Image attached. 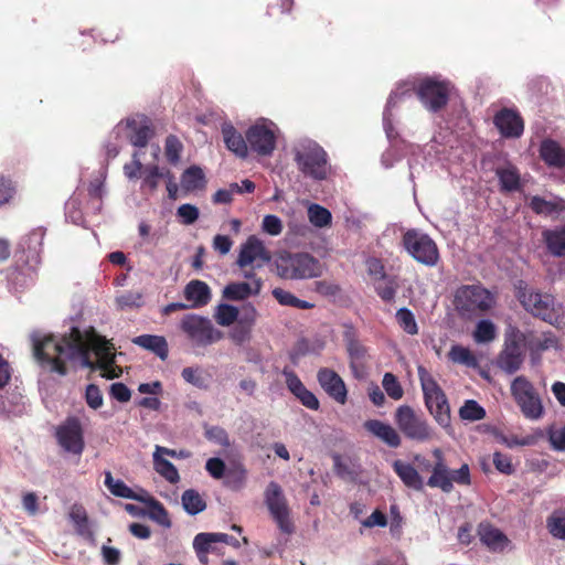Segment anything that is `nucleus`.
Listing matches in <instances>:
<instances>
[{
  "instance_id": "30",
  "label": "nucleus",
  "mask_w": 565,
  "mask_h": 565,
  "mask_svg": "<svg viewBox=\"0 0 565 565\" xmlns=\"http://www.w3.org/2000/svg\"><path fill=\"white\" fill-rule=\"evenodd\" d=\"M45 231L35 228L25 235L19 243V248L28 253V258L36 260L43 247Z\"/></svg>"
},
{
  "instance_id": "41",
  "label": "nucleus",
  "mask_w": 565,
  "mask_h": 565,
  "mask_svg": "<svg viewBox=\"0 0 565 565\" xmlns=\"http://www.w3.org/2000/svg\"><path fill=\"white\" fill-rule=\"evenodd\" d=\"M546 527L553 537L565 541V511H553L546 520Z\"/></svg>"
},
{
  "instance_id": "59",
  "label": "nucleus",
  "mask_w": 565,
  "mask_h": 565,
  "mask_svg": "<svg viewBox=\"0 0 565 565\" xmlns=\"http://www.w3.org/2000/svg\"><path fill=\"white\" fill-rule=\"evenodd\" d=\"M182 379L199 388H205V379L202 376L199 369L191 366L184 367L181 372Z\"/></svg>"
},
{
  "instance_id": "25",
  "label": "nucleus",
  "mask_w": 565,
  "mask_h": 565,
  "mask_svg": "<svg viewBox=\"0 0 565 565\" xmlns=\"http://www.w3.org/2000/svg\"><path fill=\"white\" fill-rule=\"evenodd\" d=\"M541 159L552 168H565V149L553 139H544L540 146Z\"/></svg>"
},
{
  "instance_id": "12",
  "label": "nucleus",
  "mask_w": 565,
  "mask_h": 565,
  "mask_svg": "<svg viewBox=\"0 0 565 565\" xmlns=\"http://www.w3.org/2000/svg\"><path fill=\"white\" fill-rule=\"evenodd\" d=\"M511 395L525 418L537 420L543 416L542 399L533 384L525 376L520 375L513 380Z\"/></svg>"
},
{
  "instance_id": "8",
  "label": "nucleus",
  "mask_w": 565,
  "mask_h": 565,
  "mask_svg": "<svg viewBox=\"0 0 565 565\" xmlns=\"http://www.w3.org/2000/svg\"><path fill=\"white\" fill-rule=\"evenodd\" d=\"M180 330L195 348H206L223 339L224 333L216 329L207 318L196 313H188L179 323Z\"/></svg>"
},
{
  "instance_id": "40",
  "label": "nucleus",
  "mask_w": 565,
  "mask_h": 565,
  "mask_svg": "<svg viewBox=\"0 0 565 565\" xmlns=\"http://www.w3.org/2000/svg\"><path fill=\"white\" fill-rule=\"evenodd\" d=\"M273 296L281 306H288L298 309H311L315 307L313 303L306 300H301L290 291L284 290L281 288H275L273 290Z\"/></svg>"
},
{
  "instance_id": "18",
  "label": "nucleus",
  "mask_w": 565,
  "mask_h": 565,
  "mask_svg": "<svg viewBox=\"0 0 565 565\" xmlns=\"http://www.w3.org/2000/svg\"><path fill=\"white\" fill-rule=\"evenodd\" d=\"M321 388L337 403L344 405L348 401V390L342 377L332 369L321 367L317 373Z\"/></svg>"
},
{
  "instance_id": "50",
  "label": "nucleus",
  "mask_w": 565,
  "mask_h": 565,
  "mask_svg": "<svg viewBox=\"0 0 565 565\" xmlns=\"http://www.w3.org/2000/svg\"><path fill=\"white\" fill-rule=\"evenodd\" d=\"M530 207L536 214L551 215L561 210L559 204L552 201H546L541 196H533L530 202Z\"/></svg>"
},
{
  "instance_id": "32",
  "label": "nucleus",
  "mask_w": 565,
  "mask_h": 565,
  "mask_svg": "<svg viewBox=\"0 0 565 565\" xmlns=\"http://www.w3.org/2000/svg\"><path fill=\"white\" fill-rule=\"evenodd\" d=\"M481 542L487 545L490 550H503L508 543L507 536L498 529L490 524H480L479 531Z\"/></svg>"
},
{
  "instance_id": "19",
  "label": "nucleus",
  "mask_w": 565,
  "mask_h": 565,
  "mask_svg": "<svg viewBox=\"0 0 565 565\" xmlns=\"http://www.w3.org/2000/svg\"><path fill=\"white\" fill-rule=\"evenodd\" d=\"M493 124L504 138H519L524 130L522 117L510 108L499 110L493 118Z\"/></svg>"
},
{
  "instance_id": "2",
  "label": "nucleus",
  "mask_w": 565,
  "mask_h": 565,
  "mask_svg": "<svg viewBox=\"0 0 565 565\" xmlns=\"http://www.w3.org/2000/svg\"><path fill=\"white\" fill-rule=\"evenodd\" d=\"M515 297L525 311L550 324L561 326L565 323V309L555 297L543 294L520 280L515 287Z\"/></svg>"
},
{
  "instance_id": "38",
  "label": "nucleus",
  "mask_w": 565,
  "mask_h": 565,
  "mask_svg": "<svg viewBox=\"0 0 565 565\" xmlns=\"http://www.w3.org/2000/svg\"><path fill=\"white\" fill-rule=\"evenodd\" d=\"M153 468L168 482H179L180 476L175 466L159 454H153Z\"/></svg>"
},
{
  "instance_id": "42",
  "label": "nucleus",
  "mask_w": 565,
  "mask_h": 565,
  "mask_svg": "<svg viewBox=\"0 0 565 565\" xmlns=\"http://www.w3.org/2000/svg\"><path fill=\"white\" fill-rule=\"evenodd\" d=\"M381 280L383 284L380 282L375 286L376 294L385 302L393 301L399 288L398 278L396 276H386V278Z\"/></svg>"
},
{
  "instance_id": "54",
  "label": "nucleus",
  "mask_w": 565,
  "mask_h": 565,
  "mask_svg": "<svg viewBox=\"0 0 565 565\" xmlns=\"http://www.w3.org/2000/svg\"><path fill=\"white\" fill-rule=\"evenodd\" d=\"M205 437L224 448L231 446L230 437L227 431L220 426H212L205 430Z\"/></svg>"
},
{
  "instance_id": "13",
  "label": "nucleus",
  "mask_w": 565,
  "mask_h": 565,
  "mask_svg": "<svg viewBox=\"0 0 565 565\" xmlns=\"http://www.w3.org/2000/svg\"><path fill=\"white\" fill-rule=\"evenodd\" d=\"M264 497L266 507L278 529L285 534H292L295 525L290 519V509L281 487L277 482L270 481Z\"/></svg>"
},
{
  "instance_id": "22",
  "label": "nucleus",
  "mask_w": 565,
  "mask_h": 565,
  "mask_svg": "<svg viewBox=\"0 0 565 565\" xmlns=\"http://www.w3.org/2000/svg\"><path fill=\"white\" fill-rule=\"evenodd\" d=\"M364 428L392 448H397L402 444V438L396 429L379 419L366 420Z\"/></svg>"
},
{
  "instance_id": "55",
  "label": "nucleus",
  "mask_w": 565,
  "mask_h": 565,
  "mask_svg": "<svg viewBox=\"0 0 565 565\" xmlns=\"http://www.w3.org/2000/svg\"><path fill=\"white\" fill-rule=\"evenodd\" d=\"M252 329L248 326H245L241 322H236L235 326L230 331V339L237 345H242L246 341L250 339Z\"/></svg>"
},
{
  "instance_id": "37",
  "label": "nucleus",
  "mask_w": 565,
  "mask_h": 565,
  "mask_svg": "<svg viewBox=\"0 0 565 565\" xmlns=\"http://www.w3.org/2000/svg\"><path fill=\"white\" fill-rule=\"evenodd\" d=\"M182 507L186 513L195 515L206 509V502L194 489H188L181 497Z\"/></svg>"
},
{
  "instance_id": "9",
  "label": "nucleus",
  "mask_w": 565,
  "mask_h": 565,
  "mask_svg": "<svg viewBox=\"0 0 565 565\" xmlns=\"http://www.w3.org/2000/svg\"><path fill=\"white\" fill-rule=\"evenodd\" d=\"M394 422L402 434L411 440L426 443L435 437L434 429L428 422L409 405L397 407L394 414Z\"/></svg>"
},
{
  "instance_id": "24",
  "label": "nucleus",
  "mask_w": 565,
  "mask_h": 565,
  "mask_svg": "<svg viewBox=\"0 0 565 565\" xmlns=\"http://www.w3.org/2000/svg\"><path fill=\"white\" fill-rule=\"evenodd\" d=\"M222 135L225 146L230 151L238 158H247L249 148L246 136L243 137L232 124H224L222 126Z\"/></svg>"
},
{
  "instance_id": "46",
  "label": "nucleus",
  "mask_w": 565,
  "mask_h": 565,
  "mask_svg": "<svg viewBox=\"0 0 565 565\" xmlns=\"http://www.w3.org/2000/svg\"><path fill=\"white\" fill-rule=\"evenodd\" d=\"M239 310L228 303H221L216 308L215 320L220 326L228 327L237 322Z\"/></svg>"
},
{
  "instance_id": "16",
  "label": "nucleus",
  "mask_w": 565,
  "mask_h": 565,
  "mask_svg": "<svg viewBox=\"0 0 565 565\" xmlns=\"http://www.w3.org/2000/svg\"><path fill=\"white\" fill-rule=\"evenodd\" d=\"M270 259V252L265 247L264 243L257 236L250 235L241 245L236 265L239 268H246L252 264H255V267H264Z\"/></svg>"
},
{
  "instance_id": "53",
  "label": "nucleus",
  "mask_w": 565,
  "mask_h": 565,
  "mask_svg": "<svg viewBox=\"0 0 565 565\" xmlns=\"http://www.w3.org/2000/svg\"><path fill=\"white\" fill-rule=\"evenodd\" d=\"M383 387L387 395L397 401L403 397L404 391L397 377L393 373H385L382 381Z\"/></svg>"
},
{
  "instance_id": "62",
  "label": "nucleus",
  "mask_w": 565,
  "mask_h": 565,
  "mask_svg": "<svg viewBox=\"0 0 565 565\" xmlns=\"http://www.w3.org/2000/svg\"><path fill=\"white\" fill-rule=\"evenodd\" d=\"M85 401L87 405L93 409H97L103 405V395L97 385H87L85 391Z\"/></svg>"
},
{
  "instance_id": "60",
  "label": "nucleus",
  "mask_w": 565,
  "mask_h": 565,
  "mask_svg": "<svg viewBox=\"0 0 565 565\" xmlns=\"http://www.w3.org/2000/svg\"><path fill=\"white\" fill-rule=\"evenodd\" d=\"M262 228L265 233L277 236L282 232V222L278 216L268 214L263 218Z\"/></svg>"
},
{
  "instance_id": "10",
  "label": "nucleus",
  "mask_w": 565,
  "mask_h": 565,
  "mask_svg": "<svg viewBox=\"0 0 565 565\" xmlns=\"http://www.w3.org/2000/svg\"><path fill=\"white\" fill-rule=\"evenodd\" d=\"M450 89L449 81L429 76L419 79L414 87L417 98L430 113H438L447 106Z\"/></svg>"
},
{
  "instance_id": "51",
  "label": "nucleus",
  "mask_w": 565,
  "mask_h": 565,
  "mask_svg": "<svg viewBox=\"0 0 565 565\" xmlns=\"http://www.w3.org/2000/svg\"><path fill=\"white\" fill-rule=\"evenodd\" d=\"M247 471L243 466H237L226 470L224 483L233 489L241 488L246 480Z\"/></svg>"
},
{
  "instance_id": "36",
  "label": "nucleus",
  "mask_w": 565,
  "mask_h": 565,
  "mask_svg": "<svg viewBox=\"0 0 565 565\" xmlns=\"http://www.w3.org/2000/svg\"><path fill=\"white\" fill-rule=\"evenodd\" d=\"M181 183L186 191L203 189L206 183L203 170L198 166L188 168L182 174Z\"/></svg>"
},
{
  "instance_id": "56",
  "label": "nucleus",
  "mask_w": 565,
  "mask_h": 565,
  "mask_svg": "<svg viewBox=\"0 0 565 565\" xmlns=\"http://www.w3.org/2000/svg\"><path fill=\"white\" fill-rule=\"evenodd\" d=\"M200 215L199 209L195 205L185 203L178 207L177 216L182 220L185 225H191L198 221Z\"/></svg>"
},
{
  "instance_id": "20",
  "label": "nucleus",
  "mask_w": 565,
  "mask_h": 565,
  "mask_svg": "<svg viewBox=\"0 0 565 565\" xmlns=\"http://www.w3.org/2000/svg\"><path fill=\"white\" fill-rule=\"evenodd\" d=\"M127 127L130 129L128 136L130 143L138 148H145L154 135L151 120L146 116L128 119Z\"/></svg>"
},
{
  "instance_id": "48",
  "label": "nucleus",
  "mask_w": 565,
  "mask_h": 565,
  "mask_svg": "<svg viewBox=\"0 0 565 565\" xmlns=\"http://www.w3.org/2000/svg\"><path fill=\"white\" fill-rule=\"evenodd\" d=\"M183 146L179 138L174 135H169L164 142V154L171 164H177L180 160Z\"/></svg>"
},
{
  "instance_id": "33",
  "label": "nucleus",
  "mask_w": 565,
  "mask_h": 565,
  "mask_svg": "<svg viewBox=\"0 0 565 565\" xmlns=\"http://www.w3.org/2000/svg\"><path fill=\"white\" fill-rule=\"evenodd\" d=\"M495 174L499 178L501 191L514 192L521 188V177L516 167L508 164L503 168H498Z\"/></svg>"
},
{
  "instance_id": "26",
  "label": "nucleus",
  "mask_w": 565,
  "mask_h": 565,
  "mask_svg": "<svg viewBox=\"0 0 565 565\" xmlns=\"http://www.w3.org/2000/svg\"><path fill=\"white\" fill-rule=\"evenodd\" d=\"M183 294L184 298L190 302V308L204 307L211 300V289L209 285L198 279L186 284Z\"/></svg>"
},
{
  "instance_id": "3",
  "label": "nucleus",
  "mask_w": 565,
  "mask_h": 565,
  "mask_svg": "<svg viewBox=\"0 0 565 565\" xmlns=\"http://www.w3.org/2000/svg\"><path fill=\"white\" fill-rule=\"evenodd\" d=\"M495 306V296L481 284L462 285L454 294V307L461 319L487 315Z\"/></svg>"
},
{
  "instance_id": "4",
  "label": "nucleus",
  "mask_w": 565,
  "mask_h": 565,
  "mask_svg": "<svg viewBox=\"0 0 565 565\" xmlns=\"http://www.w3.org/2000/svg\"><path fill=\"white\" fill-rule=\"evenodd\" d=\"M275 266L277 275L288 280L310 279L322 274L319 259L309 253H279Z\"/></svg>"
},
{
  "instance_id": "17",
  "label": "nucleus",
  "mask_w": 565,
  "mask_h": 565,
  "mask_svg": "<svg viewBox=\"0 0 565 565\" xmlns=\"http://www.w3.org/2000/svg\"><path fill=\"white\" fill-rule=\"evenodd\" d=\"M248 148L258 156H270L276 148V134L266 124H255L246 131Z\"/></svg>"
},
{
  "instance_id": "43",
  "label": "nucleus",
  "mask_w": 565,
  "mask_h": 565,
  "mask_svg": "<svg viewBox=\"0 0 565 565\" xmlns=\"http://www.w3.org/2000/svg\"><path fill=\"white\" fill-rule=\"evenodd\" d=\"M486 409L475 399H467L459 409V416L463 420L477 422L486 417Z\"/></svg>"
},
{
  "instance_id": "1",
  "label": "nucleus",
  "mask_w": 565,
  "mask_h": 565,
  "mask_svg": "<svg viewBox=\"0 0 565 565\" xmlns=\"http://www.w3.org/2000/svg\"><path fill=\"white\" fill-rule=\"evenodd\" d=\"M33 355L44 369L62 376L67 374L66 361L82 360L85 366L102 370V376L113 380L121 375L115 364L114 344L94 331L85 339L77 327L61 339L53 334H32Z\"/></svg>"
},
{
  "instance_id": "28",
  "label": "nucleus",
  "mask_w": 565,
  "mask_h": 565,
  "mask_svg": "<svg viewBox=\"0 0 565 565\" xmlns=\"http://www.w3.org/2000/svg\"><path fill=\"white\" fill-rule=\"evenodd\" d=\"M139 502L147 505V515L150 520L164 529H170L172 526L169 512L159 500L148 493H145V495H142V500H139Z\"/></svg>"
},
{
  "instance_id": "27",
  "label": "nucleus",
  "mask_w": 565,
  "mask_h": 565,
  "mask_svg": "<svg viewBox=\"0 0 565 565\" xmlns=\"http://www.w3.org/2000/svg\"><path fill=\"white\" fill-rule=\"evenodd\" d=\"M132 343L154 353L162 361L169 355V347L164 337L154 334H141L132 339Z\"/></svg>"
},
{
  "instance_id": "21",
  "label": "nucleus",
  "mask_w": 565,
  "mask_h": 565,
  "mask_svg": "<svg viewBox=\"0 0 565 565\" xmlns=\"http://www.w3.org/2000/svg\"><path fill=\"white\" fill-rule=\"evenodd\" d=\"M392 468L405 487L416 491L424 490V479L412 463L396 459L393 461Z\"/></svg>"
},
{
  "instance_id": "15",
  "label": "nucleus",
  "mask_w": 565,
  "mask_h": 565,
  "mask_svg": "<svg viewBox=\"0 0 565 565\" xmlns=\"http://www.w3.org/2000/svg\"><path fill=\"white\" fill-rule=\"evenodd\" d=\"M57 445L67 454L81 456L85 449L84 429L76 416H68L55 427Z\"/></svg>"
},
{
  "instance_id": "61",
  "label": "nucleus",
  "mask_w": 565,
  "mask_h": 565,
  "mask_svg": "<svg viewBox=\"0 0 565 565\" xmlns=\"http://www.w3.org/2000/svg\"><path fill=\"white\" fill-rule=\"evenodd\" d=\"M295 396L299 399V402L305 407H307L311 411H318L320 407L319 399L306 386H303L300 391H298L297 394H295Z\"/></svg>"
},
{
  "instance_id": "31",
  "label": "nucleus",
  "mask_w": 565,
  "mask_h": 565,
  "mask_svg": "<svg viewBox=\"0 0 565 565\" xmlns=\"http://www.w3.org/2000/svg\"><path fill=\"white\" fill-rule=\"evenodd\" d=\"M70 520L74 523L75 532L85 539H93L94 533L89 526V520L85 508L82 504H73L68 513Z\"/></svg>"
},
{
  "instance_id": "47",
  "label": "nucleus",
  "mask_w": 565,
  "mask_h": 565,
  "mask_svg": "<svg viewBox=\"0 0 565 565\" xmlns=\"http://www.w3.org/2000/svg\"><path fill=\"white\" fill-rule=\"evenodd\" d=\"M396 320L399 327L411 335L418 333V326L414 313L407 308H401L396 312Z\"/></svg>"
},
{
  "instance_id": "7",
  "label": "nucleus",
  "mask_w": 565,
  "mask_h": 565,
  "mask_svg": "<svg viewBox=\"0 0 565 565\" xmlns=\"http://www.w3.org/2000/svg\"><path fill=\"white\" fill-rule=\"evenodd\" d=\"M431 454L435 459V467L434 475H430L426 482L428 487L438 488L445 493H450L454 490V483L460 486L471 483L470 469L467 463H463L457 470H451L440 448H435Z\"/></svg>"
},
{
  "instance_id": "39",
  "label": "nucleus",
  "mask_w": 565,
  "mask_h": 565,
  "mask_svg": "<svg viewBox=\"0 0 565 565\" xmlns=\"http://www.w3.org/2000/svg\"><path fill=\"white\" fill-rule=\"evenodd\" d=\"M448 358L454 363H458L469 367H476L478 365V360L476 355L468 348L462 347L460 344H455L450 348Z\"/></svg>"
},
{
  "instance_id": "29",
  "label": "nucleus",
  "mask_w": 565,
  "mask_h": 565,
  "mask_svg": "<svg viewBox=\"0 0 565 565\" xmlns=\"http://www.w3.org/2000/svg\"><path fill=\"white\" fill-rule=\"evenodd\" d=\"M557 347V339L552 332H544L540 335L532 332L526 334L525 348L532 355H540L542 352Z\"/></svg>"
},
{
  "instance_id": "57",
  "label": "nucleus",
  "mask_w": 565,
  "mask_h": 565,
  "mask_svg": "<svg viewBox=\"0 0 565 565\" xmlns=\"http://www.w3.org/2000/svg\"><path fill=\"white\" fill-rule=\"evenodd\" d=\"M106 180V173L104 171H99L98 175H96L88 185V195L92 199H96L102 201L104 196V185Z\"/></svg>"
},
{
  "instance_id": "64",
  "label": "nucleus",
  "mask_w": 565,
  "mask_h": 565,
  "mask_svg": "<svg viewBox=\"0 0 565 565\" xmlns=\"http://www.w3.org/2000/svg\"><path fill=\"white\" fill-rule=\"evenodd\" d=\"M548 440L553 449L558 451L565 450V425L558 429L548 431Z\"/></svg>"
},
{
  "instance_id": "34",
  "label": "nucleus",
  "mask_w": 565,
  "mask_h": 565,
  "mask_svg": "<svg viewBox=\"0 0 565 565\" xmlns=\"http://www.w3.org/2000/svg\"><path fill=\"white\" fill-rule=\"evenodd\" d=\"M547 249L554 256L565 255V227L547 230L543 233Z\"/></svg>"
},
{
  "instance_id": "35",
  "label": "nucleus",
  "mask_w": 565,
  "mask_h": 565,
  "mask_svg": "<svg viewBox=\"0 0 565 565\" xmlns=\"http://www.w3.org/2000/svg\"><path fill=\"white\" fill-rule=\"evenodd\" d=\"M105 486L115 497L136 501L142 500V495L135 493L122 480H115L110 471L105 473Z\"/></svg>"
},
{
  "instance_id": "23",
  "label": "nucleus",
  "mask_w": 565,
  "mask_h": 565,
  "mask_svg": "<svg viewBox=\"0 0 565 565\" xmlns=\"http://www.w3.org/2000/svg\"><path fill=\"white\" fill-rule=\"evenodd\" d=\"M263 288V280H256L254 284L231 282L223 289V298L231 301H242L249 296H258Z\"/></svg>"
},
{
  "instance_id": "49",
  "label": "nucleus",
  "mask_w": 565,
  "mask_h": 565,
  "mask_svg": "<svg viewBox=\"0 0 565 565\" xmlns=\"http://www.w3.org/2000/svg\"><path fill=\"white\" fill-rule=\"evenodd\" d=\"M198 537V544L210 543L212 545L213 543L220 542L225 543L227 545H232L234 547H239L238 540L225 533H199Z\"/></svg>"
},
{
  "instance_id": "63",
  "label": "nucleus",
  "mask_w": 565,
  "mask_h": 565,
  "mask_svg": "<svg viewBox=\"0 0 565 565\" xmlns=\"http://www.w3.org/2000/svg\"><path fill=\"white\" fill-rule=\"evenodd\" d=\"M493 465L498 471L504 475H512L514 472L511 458L508 455H503L499 451L493 454Z\"/></svg>"
},
{
  "instance_id": "11",
  "label": "nucleus",
  "mask_w": 565,
  "mask_h": 565,
  "mask_svg": "<svg viewBox=\"0 0 565 565\" xmlns=\"http://www.w3.org/2000/svg\"><path fill=\"white\" fill-rule=\"evenodd\" d=\"M295 161L300 172L315 180H324L328 174V154L317 142H309L295 151Z\"/></svg>"
},
{
  "instance_id": "52",
  "label": "nucleus",
  "mask_w": 565,
  "mask_h": 565,
  "mask_svg": "<svg viewBox=\"0 0 565 565\" xmlns=\"http://www.w3.org/2000/svg\"><path fill=\"white\" fill-rule=\"evenodd\" d=\"M115 301L119 310L139 308L142 305V295L140 292L127 291L118 296Z\"/></svg>"
},
{
  "instance_id": "5",
  "label": "nucleus",
  "mask_w": 565,
  "mask_h": 565,
  "mask_svg": "<svg viewBox=\"0 0 565 565\" xmlns=\"http://www.w3.org/2000/svg\"><path fill=\"white\" fill-rule=\"evenodd\" d=\"M418 377L423 390L425 405L430 415L440 426L449 427L450 406L445 392L424 366H418Z\"/></svg>"
},
{
  "instance_id": "58",
  "label": "nucleus",
  "mask_w": 565,
  "mask_h": 565,
  "mask_svg": "<svg viewBox=\"0 0 565 565\" xmlns=\"http://www.w3.org/2000/svg\"><path fill=\"white\" fill-rule=\"evenodd\" d=\"M162 177L158 166H151L145 169L142 186L154 191L159 185V180Z\"/></svg>"
},
{
  "instance_id": "44",
  "label": "nucleus",
  "mask_w": 565,
  "mask_h": 565,
  "mask_svg": "<svg viewBox=\"0 0 565 565\" xmlns=\"http://www.w3.org/2000/svg\"><path fill=\"white\" fill-rule=\"evenodd\" d=\"M497 337V329L490 320H481L477 323L473 331V339L477 343L491 342Z\"/></svg>"
},
{
  "instance_id": "45",
  "label": "nucleus",
  "mask_w": 565,
  "mask_h": 565,
  "mask_svg": "<svg viewBox=\"0 0 565 565\" xmlns=\"http://www.w3.org/2000/svg\"><path fill=\"white\" fill-rule=\"evenodd\" d=\"M308 217L311 224L317 227H324L331 224L330 211L319 204H311L308 209Z\"/></svg>"
},
{
  "instance_id": "6",
  "label": "nucleus",
  "mask_w": 565,
  "mask_h": 565,
  "mask_svg": "<svg viewBox=\"0 0 565 565\" xmlns=\"http://www.w3.org/2000/svg\"><path fill=\"white\" fill-rule=\"evenodd\" d=\"M401 245L414 260L424 266L435 267L440 260L436 242L418 228H409L404 232Z\"/></svg>"
},
{
  "instance_id": "14",
  "label": "nucleus",
  "mask_w": 565,
  "mask_h": 565,
  "mask_svg": "<svg viewBox=\"0 0 565 565\" xmlns=\"http://www.w3.org/2000/svg\"><path fill=\"white\" fill-rule=\"evenodd\" d=\"M526 334L513 327L505 334L504 348L499 354L498 365L508 374L515 373L524 361Z\"/></svg>"
}]
</instances>
